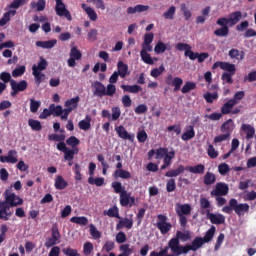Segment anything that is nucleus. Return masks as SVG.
Instances as JSON below:
<instances>
[{
	"instance_id": "obj_1",
	"label": "nucleus",
	"mask_w": 256,
	"mask_h": 256,
	"mask_svg": "<svg viewBox=\"0 0 256 256\" xmlns=\"http://www.w3.org/2000/svg\"><path fill=\"white\" fill-rule=\"evenodd\" d=\"M4 198V201H0V219L2 221H9L13 217V207L23 205V198L15 193H11L9 190L5 191Z\"/></svg>"
},
{
	"instance_id": "obj_2",
	"label": "nucleus",
	"mask_w": 256,
	"mask_h": 256,
	"mask_svg": "<svg viewBox=\"0 0 256 256\" xmlns=\"http://www.w3.org/2000/svg\"><path fill=\"white\" fill-rule=\"evenodd\" d=\"M219 67L220 69H222V71H226L221 76L222 81H224V83H227L228 85H233V75L237 73V67L235 66V64L218 61L212 65V71H215V69H219Z\"/></svg>"
},
{
	"instance_id": "obj_3",
	"label": "nucleus",
	"mask_w": 256,
	"mask_h": 256,
	"mask_svg": "<svg viewBox=\"0 0 256 256\" xmlns=\"http://www.w3.org/2000/svg\"><path fill=\"white\" fill-rule=\"evenodd\" d=\"M93 95L94 97H99L103 99V97H113L115 93H117V87L113 84H108L106 87L100 81H94L92 84Z\"/></svg>"
},
{
	"instance_id": "obj_4",
	"label": "nucleus",
	"mask_w": 256,
	"mask_h": 256,
	"mask_svg": "<svg viewBox=\"0 0 256 256\" xmlns=\"http://www.w3.org/2000/svg\"><path fill=\"white\" fill-rule=\"evenodd\" d=\"M185 171H189L190 173H194L196 175H203V173H205V165L197 164L196 166L187 167L180 165L178 166V168L166 172L165 177H179V175H181V173H184Z\"/></svg>"
},
{
	"instance_id": "obj_5",
	"label": "nucleus",
	"mask_w": 256,
	"mask_h": 256,
	"mask_svg": "<svg viewBox=\"0 0 256 256\" xmlns=\"http://www.w3.org/2000/svg\"><path fill=\"white\" fill-rule=\"evenodd\" d=\"M223 213H227V215H231L233 211L238 215V217H241V215H244L245 213H248L249 211V204L247 203H240L237 201V199L232 198L229 200V205L224 206L222 208Z\"/></svg>"
},
{
	"instance_id": "obj_6",
	"label": "nucleus",
	"mask_w": 256,
	"mask_h": 256,
	"mask_svg": "<svg viewBox=\"0 0 256 256\" xmlns=\"http://www.w3.org/2000/svg\"><path fill=\"white\" fill-rule=\"evenodd\" d=\"M169 247L172 254H168L167 256H180V255H187L191 249L189 248V244L181 245V241L177 239H170L169 240Z\"/></svg>"
},
{
	"instance_id": "obj_7",
	"label": "nucleus",
	"mask_w": 256,
	"mask_h": 256,
	"mask_svg": "<svg viewBox=\"0 0 256 256\" xmlns=\"http://www.w3.org/2000/svg\"><path fill=\"white\" fill-rule=\"evenodd\" d=\"M79 101V96H76L75 98H71L65 101L64 107L66 108L64 109V114L61 116L62 120H67L69 118V114L72 111H75L77 107H79Z\"/></svg>"
},
{
	"instance_id": "obj_8",
	"label": "nucleus",
	"mask_w": 256,
	"mask_h": 256,
	"mask_svg": "<svg viewBox=\"0 0 256 256\" xmlns=\"http://www.w3.org/2000/svg\"><path fill=\"white\" fill-rule=\"evenodd\" d=\"M55 12L58 17H65L67 21H73V17L71 16V12L68 11L67 6L63 3V0H55Z\"/></svg>"
},
{
	"instance_id": "obj_9",
	"label": "nucleus",
	"mask_w": 256,
	"mask_h": 256,
	"mask_svg": "<svg viewBox=\"0 0 256 256\" xmlns=\"http://www.w3.org/2000/svg\"><path fill=\"white\" fill-rule=\"evenodd\" d=\"M157 219H158V222L156 224L157 228L159 229L162 235H167V233L171 231V228L173 227V225L167 222V216L163 214H159L157 216Z\"/></svg>"
},
{
	"instance_id": "obj_10",
	"label": "nucleus",
	"mask_w": 256,
	"mask_h": 256,
	"mask_svg": "<svg viewBox=\"0 0 256 256\" xmlns=\"http://www.w3.org/2000/svg\"><path fill=\"white\" fill-rule=\"evenodd\" d=\"M229 194V185L225 182H218L215 185V189L210 192L211 197H225Z\"/></svg>"
},
{
	"instance_id": "obj_11",
	"label": "nucleus",
	"mask_w": 256,
	"mask_h": 256,
	"mask_svg": "<svg viewBox=\"0 0 256 256\" xmlns=\"http://www.w3.org/2000/svg\"><path fill=\"white\" fill-rule=\"evenodd\" d=\"M216 25L221 27L214 31V35H216V37H227V35H229V24L225 18H219L216 21Z\"/></svg>"
},
{
	"instance_id": "obj_12",
	"label": "nucleus",
	"mask_w": 256,
	"mask_h": 256,
	"mask_svg": "<svg viewBox=\"0 0 256 256\" xmlns=\"http://www.w3.org/2000/svg\"><path fill=\"white\" fill-rule=\"evenodd\" d=\"M83 54L81 50L77 49V46H74L70 50V58L67 60L68 66L75 67L77 65L76 61H81Z\"/></svg>"
},
{
	"instance_id": "obj_13",
	"label": "nucleus",
	"mask_w": 256,
	"mask_h": 256,
	"mask_svg": "<svg viewBox=\"0 0 256 256\" xmlns=\"http://www.w3.org/2000/svg\"><path fill=\"white\" fill-rule=\"evenodd\" d=\"M115 131L120 139H123L124 141H130V143L135 141V134H130L127 129H125V126H116Z\"/></svg>"
},
{
	"instance_id": "obj_14",
	"label": "nucleus",
	"mask_w": 256,
	"mask_h": 256,
	"mask_svg": "<svg viewBox=\"0 0 256 256\" xmlns=\"http://www.w3.org/2000/svg\"><path fill=\"white\" fill-rule=\"evenodd\" d=\"M120 205L121 207H133L135 205V196H132L127 190L123 191L120 194Z\"/></svg>"
},
{
	"instance_id": "obj_15",
	"label": "nucleus",
	"mask_w": 256,
	"mask_h": 256,
	"mask_svg": "<svg viewBox=\"0 0 256 256\" xmlns=\"http://www.w3.org/2000/svg\"><path fill=\"white\" fill-rule=\"evenodd\" d=\"M206 217L213 225H223V223H225V216H223V214H215L207 210Z\"/></svg>"
},
{
	"instance_id": "obj_16",
	"label": "nucleus",
	"mask_w": 256,
	"mask_h": 256,
	"mask_svg": "<svg viewBox=\"0 0 256 256\" xmlns=\"http://www.w3.org/2000/svg\"><path fill=\"white\" fill-rule=\"evenodd\" d=\"M221 19H225L226 23L230 27H233V25H237V23H239V21L243 19V14L241 13V11H235L229 15V18L222 17Z\"/></svg>"
},
{
	"instance_id": "obj_17",
	"label": "nucleus",
	"mask_w": 256,
	"mask_h": 256,
	"mask_svg": "<svg viewBox=\"0 0 256 256\" xmlns=\"http://www.w3.org/2000/svg\"><path fill=\"white\" fill-rule=\"evenodd\" d=\"M234 130H235V122H233V119H228L220 127L221 133H224L229 137H231V134L233 133Z\"/></svg>"
},
{
	"instance_id": "obj_18",
	"label": "nucleus",
	"mask_w": 256,
	"mask_h": 256,
	"mask_svg": "<svg viewBox=\"0 0 256 256\" xmlns=\"http://www.w3.org/2000/svg\"><path fill=\"white\" fill-rule=\"evenodd\" d=\"M17 161V152L15 150H9L7 156H0L1 163H12L14 165Z\"/></svg>"
},
{
	"instance_id": "obj_19",
	"label": "nucleus",
	"mask_w": 256,
	"mask_h": 256,
	"mask_svg": "<svg viewBox=\"0 0 256 256\" xmlns=\"http://www.w3.org/2000/svg\"><path fill=\"white\" fill-rule=\"evenodd\" d=\"M165 51H171V45L165 44V42L159 40L154 47V53H156V55H161L162 53H165Z\"/></svg>"
},
{
	"instance_id": "obj_20",
	"label": "nucleus",
	"mask_w": 256,
	"mask_h": 256,
	"mask_svg": "<svg viewBox=\"0 0 256 256\" xmlns=\"http://www.w3.org/2000/svg\"><path fill=\"white\" fill-rule=\"evenodd\" d=\"M228 55L230 59H235L236 61H243L245 59V51H240L236 48L230 49Z\"/></svg>"
},
{
	"instance_id": "obj_21",
	"label": "nucleus",
	"mask_w": 256,
	"mask_h": 256,
	"mask_svg": "<svg viewBox=\"0 0 256 256\" xmlns=\"http://www.w3.org/2000/svg\"><path fill=\"white\" fill-rule=\"evenodd\" d=\"M241 129L244 131L247 141L255 137V127L251 124H242Z\"/></svg>"
},
{
	"instance_id": "obj_22",
	"label": "nucleus",
	"mask_w": 256,
	"mask_h": 256,
	"mask_svg": "<svg viewBox=\"0 0 256 256\" xmlns=\"http://www.w3.org/2000/svg\"><path fill=\"white\" fill-rule=\"evenodd\" d=\"M121 89L123 90L124 93H133L137 94L140 93V91H143V88L137 84L134 85H121Z\"/></svg>"
},
{
	"instance_id": "obj_23",
	"label": "nucleus",
	"mask_w": 256,
	"mask_h": 256,
	"mask_svg": "<svg viewBox=\"0 0 256 256\" xmlns=\"http://www.w3.org/2000/svg\"><path fill=\"white\" fill-rule=\"evenodd\" d=\"M125 227L126 229H132L133 228V219L129 218H122L116 225V230L121 231Z\"/></svg>"
},
{
	"instance_id": "obj_24",
	"label": "nucleus",
	"mask_w": 256,
	"mask_h": 256,
	"mask_svg": "<svg viewBox=\"0 0 256 256\" xmlns=\"http://www.w3.org/2000/svg\"><path fill=\"white\" fill-rule=\"evenodd\" d=\"M145 11H149V6H145L142 4H138L135 7H128L127 14L128 15H135V13H143Z\"/></svg>"
},
{
	"instance_id": "obj_25",
	"label": "nucleus",
	"mask_w": 256,
	"mask_h": 256,
	"mask_svg": "<svg viewBox=\"0 0 256 256\" xmlns=\"http://www.w3.org/2000/svg\"><path fill=\"white\" fill-rule=\"evenodd\" d=\"M15 15H17V10H9L8 12H5L0 19V27H5V25L11 21V17H15Z\"/></svg>"
},
{
	"instance_id": "obj_26",
	"label": "nucleus",
	"mask_w": 256,
	"mask_h": 256,
	"mask_svg": "<svg viewBox=\"0 0 256 256\" xmlns=\"http://www.w3.org/2000/svg\"><path fill=\"white\" fill-rule=\"evenodd\" d=\"M69 183L63 178V176L58 175L55 179L54 187L55 189H58L59 191H63V189H67Z\"/></svg>"
},
{
	"instance_id": "obj_27",
	"label": "nucleus",
	"mask_w": 256,
	"mask_h": 256,
	"mask_svg": "<svg viewBox=\"0 0 256 256\" xmlns=\"http://www.w3.org/2000/svg\"><path fill=\"white\" fill-rule=\"evenodd\" d=\"M114 179H131V172L125 169H116L113 173Z\"/></svg>"
},
{
	"instance_id": "obj_28",
	"label": "nucleus",
	"mask_w": 256,
	"mask_h": 256,
	"mask_svg": "<svg viewBox=\"0 0 256 256\" xmlns=\"http://www.w3.org/2000/svg\"><path fill=\"white\" fill-rule=\"evenodd\" d=\"M205 245V241L203 240V237H196L192 241L191 244H189L190 251H197L198 249H201Z\"/></svg>"
},
{
	"instance_id": "obj_29",
	"label": "nucleus",
	"mask_w": 256,
	"mask_h": 256,
	"mask_svg": "<svg viewBox=\"0 0 256 256\" xmlns=\"http://www.w3.org/2000/svg\"><path fill=\"white\" fill-rule=\"evenodd\" d=\"M235 100L229 99L226 103H224L221 107L222 115H229L232 109L235 107Z\"/></svg>"
},
{
	"instance_id": "obj_30",
	"label": "nucleus",
	"mask_w": 256,
	"mask_h": 256,
	"mask_svg": "<svg viewBox=\"0 0 256 256\" xmlns=\"http://www.w3.org/2000/svg\"><path fill=\"white\" fill-rule=\"evenodd\" d=\"M57 45V40L52 39L48 41H37L36 47H41L42 49H53Z\"/></svg>"
},
{
	"instance_id": "obj_31",
	"label": "nucleus",
	"mask_w": 256,
	"mask_h": 256,
	"mask_svg": "<svg viewBox=\"0 0 256 256\" xmlns=\"http://www.w3.org/2000/svg\"><path fill=\"white\" fill-rule=\"evenodd\" d=\"M49 63L47 62V60L43 57H40V61L38 62V65H33L32 66V71H36V72H40L41 71H45V69H47Z\"/></svg>"
},
{
	"instance_id": "obj_32",
	"label": "nucleus",
	"mask_w": 256,
	"mask_h": 256,
	"mask_svg": "<svg viewBox=\"0 0 256 256\" xmlns=\"http://www.w3.org/2000/svg\"><path fill=\"white\" fill-rule=\"evenodd\" d=\"M117 67V74L120 75L121 79H125V77H127V72L129 71V66L123 63V61H119Z\"/></svg>"
},
{
	"instance_id": "obj_33",
	"label": "nucleus",
	"mask_w": 256,
	"mask_h": 256,
	"mask_svg": "<svg viewBox=\"0 0 256 256\" xmlns=\"http://www.w3.org/2000/svg\"><path fill=\"white\" fill-rule=\"evenodd\" d=\"M50 111L54 117H62L65 114V109L61 105L55 106V104H51Z\"/></svg>"
},
{
	"instance_id": "obj_34",
	"label": "nucleus",
	"mask_w": 256,
	"mask_h": 256,
	"mask_svg": "<svg viewBox=\"0 0 256 256\" xmlns=\"http://www.w3.org/2000/svg\"><path fill=\"white\" fill-rule=\"evenodd\" d=\"M78 127L82 131H89L91 129V117L86 115L85 119L78 123Z\"/></svg>"
},
{
	"instance_id": "obj_35",
	"label": "nucleus",
	"mask_w": 256,
	"mask_h": 256,
	"mask_svg": "<svg viewBox=\"0 0 256 256\" xmlns=\"http://www.w3.org/2000/svg\"><path fill=\"white\" fill-rule=\"evenodd\" d=\"M171 239H177V241H183V243H185L191 239V232H181L178 230L176 232V237H173Z\"/></svg>"
},
{
	"instance_id": "obj_36",
	"label": "nucleus",
	"mask_w": 256,
	"mask_h": 256,
	"mask_svg": "<svg viewBox=\"0 0 256 256\" xmlns=\"http://www.w3.org/2000/svg\"><path fill=\"white\" fill-rule=\"evenodd\" d=\"M215 231H217L215 226H211L210 229L206 231L204 237L202 238L204 243H211V241H213V237H215Z\"/></svg>"
},
{
	"instance_id": "obj_37",
	"label": "nucleus",
	"mask_w": 256,
	"mask_h": 256,
	"mask_svg": "<svg viewBox=\"0 0 256 256\" xmlns=\"http://www.w3.org/2000/svg\"><path fill=\"white\" fill-rule=\"evenodd\" d=\"M216 181H217V176H215L214 173L207 172L204 175V179H203L204 185H206V186L213 185V184H215Z\"/></svg>"
},
{
	"instance_id": "obj_38",
	"label": "nucleus",
	"mask_w": 256,
	"mask_h": 256,
	"mask_svg": "<svg viewBox=\"0 0 256 256\" xmlns=\"http://www.w3.org/2000/svg\"><path fill=\"white\" fill-rule=\"evenodd\" d=\"M13 85L15 86V89L18 91V92H23L27 89V82L25 80H22L20 82H17L15 80H11V84H10V87H13Z\"/></svg>"
},
{
	"instance_id": "obj_39",
	"label": "nucleus",
	"mask_w": 256,
	"mask_h": 256,
	"mask_svg": "<svg viewBox=\"0 0 256 256\" xmlns=\"http://www.w3.org/2000/svg\"><path fill=\"white\" fill-rule=\"evenodd\" d=\"M82 9H84L90 21H97V12L93 8L88 7L87 4H82Z\"/></svg>"
},
{
	"instance_id": "obj_40",
	"label": "nucleus",
	"mask_w": 256,
	"mask_h": 256,
	"mask_svg": "<svg viewBox=\"0 0 256 256\" xmlns=\"http://www.w3.org/2000/svg\"><path fill=\"white\" fill-rule=\"evenodd\" d=\"M71 223H76V225H82V227H85L86 225L89 224V219L85 216H74L70 219Z\"/></svg>"
},
{
	"instance_id": "obj_41",
	"label": "nucleus",
	"mask_w": 256,
	"mask_h": 256,
	"mask_svg": "<svg viewBox=\"0 0 256 256\" xmlns=\"http://www.w3.org/2000/svg\"><path fill=\"white\" fill-rule=\"evenodd\" d=\"M195 137V129L193 126H189L188 129L182 134V141H189Z\"/></svg>"
},
{
	"instance_id": "obj_42",
	"label": "nucleus",
	"mask_w": 256,
	"mask_h": 256,
	"mask_svg": "<svg viewBox=\"0 0 256 256\" xmlns=\"http://www.w3.org/2000/svg\"><path fill=\"white\" fill-rule=\"evenodd\" d=\"M197 89V83L195 82H191V81H187L184 86L181 89V93H183L184 95L187 93H190V91H193Z\"/></svg>"
},
{
	"instance_id": "obj_43",
	"label": "nucleus",
	"mask_w": 256,
	"mask_h": 256,
	"mask_svg": "<svg viewBox=\"0 0 256 256\" xmlns=\"http://www.w3.org/2000/svg\"><path fill=\"white\" fill-rule=\"evenodd\" d=\"M104 215H107L108 217H115L116 219H121V216H119V208L117 206L104 211Z\"/></svg>"
},
{
	"instance_id": "obj_44",
	"label": "nucleus",
	"mask_w": 256,
	"mask_h": 256,
	"mask_svg": "<svg viewBox=\"0 0 256 256\" xmlns=\"http://www.w3.org/2000/svg\"><path fill=\"white\" fill-rule=\"evenodd\" d=\"M177 215H190L191 214V205L182 204L179 206V209L176 210Z\"/></svg>"
},
{
	"instance_id": "obj_45",
	"label": "nucleus",
	"mask_w": 256,
	"mask_h": 256,
	"mask_svg": "<svg viewBox=\"0 0 256 256\" xmlns=\"http://www.w3.org/2000/svg\"><path fill=\"white\" fill-rule=\"evenodd\" d=\"M28 125L31 127L32 131H41V129H43V126L39 120L29 119Z\"/></svg>"
},
{
	"instance_id": "obj_46",
	"label": "nucleus",
	"mask_w": 256,
	"mask_h": 256,
	"mask_svg": "<svg viewBox=\"0 0 256 256\" xmlns=\"http://www.w3.org/2000/svg\"><path fill=\"white\" fill-rule=\"evenodd\" d=\"M140 57L143 63H146V65H155V62L153 61V58L149 52H140Z\"/></svg>"
},
{
	"instance_id": "obj_47",
	"label": "nucleus",
	"mask_w": 256,
	"mask_h": 256,
	"mask_svg": "<svg viewBox=\"0 0 256 256\" xmlns=\"http://www.w3.org/2000/svg\"><path fill=\"white\" fill-rule=\"evenodd\" d=\"M203 97L206 103H213L214 101H217V99H219V94L217 92H206Z\"/></svg>"
},
{
	"instance_id": "obj_48",
	"label": "nucleus",
	"mask_w": 256,
	"mask_h": 256,
	"mask_svg": "<svg viewBox=\"0 0 256 256\" xmlns=\"http://www.w3.org/2000/svg\"><path fill=\"white\" fill-rule=\"evenodd\" d=\"M163 73H165V66L161 64L159 68L152 69L150 75L151 77H154V79H157V77H160V75H163Z\"/></svg>"
},
{
	"instance_id": "obj_49",
	"label": "nucleus",
	"mask_w": 256,
	"mask_h": 256,
	"mask_svg": "<svg viewBox=\"0 0 256 256\" xmlns=\"http://www.w3.org/2000/svg\"><path fill=\"white\" fill-rule=\"evenodd\" d=\"M89 185H96V187H102V185L105 184V178H93V176H90L88 178Z\"/></svg>"
},
{
	"instance_id": "obj_50",
	"label": "nucleus",
	"mask_w": 256,
	"mask_h": 256,
	"mask_svg": "<svg viewBox=\"0 0 256 256\" xmlns=\"http://www.w3.org/2000/svg\"><path fill=\"white\" fill-rule=\"evenodd\" d=\"M207 155L210 157V159H217V157H219V151L215 149L213 144H209L207 148Z\"/></svg>"
},
{
	"instance_id": "obj_51",
	"label": "nucleus",
	"mask_w": 256,
	"mask_h": 256,
	"mask_svg": "<svg viewBox=\"0 0 256 256\" xmlns=\"http://www.w3.org/2000/svg\"><path fill=\"white\" fill-rule=\"evenodd\" d=\"M45 0H38V2H31L30 7L32 9H37V11H45Z\"/></svg>"
},
{
	"instance_id": "obj_52",
	"label": "nucleus",
	"mask_w": 256,
	"mask_h": 256,
	"mask_svg": "<svg viewBox=\"0 0 256 256\" xmlns=\"http://www.w3.org/2000/svg\"><path fill=\"white\" fill-rule=\"evenodd\" d=\"M175 11H177V8H175V6H171L166 12L163 13L164 19L173 21V19H175Z\"/></svg>"
},
{
	"instance_id": "obj_53",
	"label": "nucleus",
	"mask_w": 256,
	"mask_h": 256,
	"mask_svg": "<svg viewBox=\"0 0 256 256\" xmlns=\"http://www.w3.org/2000/svg\"><path fill=\"white\" fill-rule=\"evenodd\" d=\"M111 187L114 190V193H117L120 195L123 193V191H126L125 187L123 186V184H121V182L114 181L112 182Z\"/></svg>"
},
{
	"instance_id": "obj_54",
	"label": "nucleus",
	"mask_w": 256,
	"mask_h": 256,
	"mask_svg": "<svg viewBox=\"0 0 256 256\" xmlns=\"http://www.w3.org/2000/svg\"><path fill=\"white\" fill-rule=\"evenodd\" d=\"M112 114H110L111 121H117L121 117V108L119 106L112 107Z\"/></svg>"
},
{
	"instance_id": "obj_55",
	"label": "nucleus",
	"mask_w": 256,
	"mask_h": 256,
	"mask_svg": "<svg viewBox=\"0 0 256 256\" xmlns=\"http://www.w3.org/2000/svg\"><path fill=\"white\" fill-rule=\"evenodd\" d=\"M181 85H183V80L180 77H175L171 84L174 87L173 92L181 90Z\"/></svg>"
},
{
	"instance_id": "obj_56",
	"label": "nucleus",
	"mask_w": 256,
	"mask_h": 256,
	"mask_svg": "<svg viewBox=\"0 0 256 256\" xmlns=\"http://www.w3.org/2000/svg\"><path fill=\"white\" fill-rule=\"evenodd\" d=\"M39 107H41V101H37L35 99H30L31 113H37L39 111Z\"/></svg>"
},
{
	"instance_id": "obj_57",
	"label": "nucleus",
	"mask_w": 256,
	"mask_h": 256,
	"mask_svg": "<svg viewBox=\"0 0 256 256\" xmlns=\"http://www.w3.org/2000/svg\"><path fill=\"white\" fill-rule=\"evenodd\" d=\"M169 153V148L160 147L156 150V159H163Z\"/></svg>"
},
{
	"instance_id": "obj_58",
	"label": "nucleus",
	"mask_w": 256,
	"mask_h": 256,
	"mask_svg": "<svg viewBox=\"0 0 256 256\" xmlns=\"http://www.w3.org/2000/svg\"><path fill=\"white\" fill-rule=\"evenodd\" d=\"M32 74L34 76L35 83L37 85H41V83H43V81H45V74H43L41 72H36V71H32Z\"/></svg>"
},
{
	"instance_id": "obj_59",
	"label": "nucleus",
	"mask_w": 256,
	"mask_h": 256,
	"mask_svg": "<svg viewBox=\"0 0 256 256\" xmlns=\"http://www.w3.org/2000/svg\"><path fill=\"white\" fill-rule=\"evenodd\" d=\"M173 159H175V150H172V151L168 152V154L165 155L163 163L171 166Z\"/></svg>"
},
{
	"instance_id": "obj_60",
	"label": "nucleus",
	"mask_w": 256,
	"mask_h": 256,
	"mask_svg": "<svg viewBox=\"0 0 256 256\" xmlns=\"http://www.w3.org/2000/svg\"><path fill=\"white\" fill-rule=\"evenodd\" d=\"M177 189V184L175 183V179L171 178L167 181L166 190L168 193H173Z\"/></svg>"
},
{
	"instance_id": "obj_61",
	"label": "nucleus",
	"mask_w": 256,
	"mask_h": 256,
	"mask_svg": "<svg viewBox=\"0 0 256 256\" xmlns=\"http://www.w3.org/2000/svg\"><path fill=\"white\" fill-rule=\"evenodd\" d=\"M80 143L81 141L75 136H71L66 140V145H69V147H77Z\"/></svg>"
},
{
	"instance_id": "obj_62",
	"label": "nucleus",
	"mask_w": 256,
	"mask_h": 256,
	"mask_svg": "<svg viewBox=\"0 0 256 256\" xmlns=\"http://www.w3.org/2000/svg\"><path fill=\"white\" fill-rule=\"evenodd\" d=\"M229 171H231V168H229V164L227 163L219 164L218 173H220V175H225L226 173H229Z\"/></svg>"
},
{
	"instance_id": "obj_63",
	"label": "nucleus",
	"mask_w": 256,
	"mask_h": 256,
	"mask_svg": "<svg viewBox=\"0 0 256 256\" xmlns=\"http://www.w3.org/2000/svg\"><path fill=\"white\" fill-rule=\"evenodd\" d=\"M25 71V66H19L12 71V77H21V75H25Z\"/></svg>"
},
{
	"instance_id": "obj_64",
	"label": "nucleus",
	"mask_w": 256,
	"mask_h": 256,
	"mask_svg": "<svg viewBox=\"0 0 256 256\" xmlns=\"http://www.w3.org/2000/svg\"><path fill=\"white\" fill-rule=\"evenodd\" d=\"M63 253L67 256H79V252L73 248H64Z\"/></svg>"
}]
</instances>
